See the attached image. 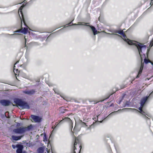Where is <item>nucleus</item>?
I'll list each match as a JSON object with an SVG mask.
<instances>
[{"label":"nucleus","instance_id":"nucleus-21","mask_svg":"<svg viewBox=\"0 0 153 153\" xmlns=\"http://www.w3.org/2000/svg\"><path fill=\"white\" fill-rule=\"evenodd\" d=\"M12 147H13V149H15L16 148H17V145H12Z\"/></svg>","mask_w":153,"mask_h":153},{"label":"nucleus","instance_id":"nucleus-23","mask_svg":"<svg viewBox=\"0 0 153 153\" xmlns=\"http://www.w3.org/2000/svg\"><path fill=\"white\" fill-rule=\"evenodd\" d=\"M143 107H142V106H141V105L140 107L138 108L139 110L140 111H141L142 110V109Z\"/></svg>","mask_w":153,"mask_h":153},{"label":"nucleus","instance_id":"nucleus-10","mask_svg":"<svg viewBox=\"0 0 153 153\" xmlns=\"http://www.w3.org/2000/svg\"><path fill=\"white\" fill-rule=\"evenodd\" d=\"M64 121V122H68L70 124H72V121L71 120V119L68 117H67L66 118H65L64 119H63V120H61L58 124H59L60 123Z\"/></svg>","mask_w":153,"mask_h":153},{"label":"nucleus","instance_id":"nucleus-27","mask_svg":"<svg viewBox=\"0 0 153 153\" xmlns=\"http://www.w3.org/2000/svg\"><path fill=\"white\" fill-rule=\"evenodd\" d=\"M74 25H76V24H74Z\"/></svg>","mask_w":153,"mask_h":153},{"label":"nucleus","instance_id":"nucleus-25","mask_svg":"<svg viewBox=\"0 0 153 153\" xmlns=\"http://www.w3.org/2000/svg\"><path fill=\"white\" fill-rule=\"evenodd\" d=\"M25 40H26V39H25ZM26 43V42L25 41V43Z\"/></svg>","mask_w":153,"mask_h":153},{"label":"nucleus","instance_id":"nucleus-7","mask_svg":"<svg viewBox=\"0 0 153 153\" xmlns=\"http://www.w3.org/2000/svg\"><path fill=\"white\" fill-rule=\"evenodd\" d=\"M35 91L33 89L30 90H26L22 91L23 93L26 94L31 95L34 94L35 93Z\"/></svg>","mask_w":153,"mask_h":153},{"label":"nucleus","instance_id":"nucleus-14","mask_svg":"<svg viewBox=\"0 0 153 153\" xmlns=\"http://www.w3.org/2000/svg\"><path fill=\"white\" fill-rule=\"evenodd\" d=\"M22 136H12V139L15 140H20L21 139Z\"/></svg>","mask_w":153,"mask_h":153},{"label":"nucleus","instance_id":"nucleus-6","mask_svg":"<svg viewBox=\"0 0 153 153\" xmlns=\"http://www.w3.org/2000/svg\"><path fill=\"white\" fill-rule=\"evenodd\" d=\"M17 149L16 152L17 153H22V150L24 149V146L21 144H17Z\"/></svg>","mask_w":153,"mask_h":153},{"label":"nucleus","instance_id":"nucleus-17","mask_svg":"<svg viewBox=\"0 0 153 153\" xmlns=\"http://www.w3.org/2000/svg\"><path fill=\"white\" fill-rule=\"evenodd\" d=\"M22 32L24 34H26L27 33L28 29L27 28H24L22 30Z\"/></svg>","mask_w":153,"mask_h":153},{"label":"nucleus","instance_id":"nucleus-4","mask_svg":"<svg viewBox=\"0 0 153 153\" xmlns=\"http://www.w3.org/2000/svg\"><path fill=\"white\" fill-rule=\"evenodd\" d=\"M125 109H126L128 111H130L133 112H135L136 113L139 112L141 114L144 115H145V114H146L148 116L150 117L145 112H144L143 110L141 111H139L138 110L136 109L131 108H125L123 109V110Z\"/></svg>","mask_w":153,"mask_h":153},{"label":"nucleus","instance_id":"nucleus-22","mask_svg":"<svg viewBox=\"0 0 153 153\" xmlns=\"http://www.w3.org/2000/svg\"><path fill=\"white\" fill-rule=\"evenodd\" d=\"M19 61H17L15 64H14V68H13V69H14V70H15V65L17 63H18Z\"/></svg>","mask_w":153,"mask_h":153},{"label":"nucleus","instance_id":"nucleus-19","mask_svg":"<svg viewBox=\"0 0 153 153\" xmlns=\"http://www.w3.org/2000/svg\"><path fill=\"white\" fill-rule=\"evenodd\" d=\"M108 34L110 35H116V36H117L121 37V36H120L119 35H118V34H117L109 33H108Z\"/></svg>","mask_w":153,"mask_h":153},{"label":"nucleus","instance_id":"nucleus-2","mask_svg":"<svg viewBox=\"0 0 153 153\" xmlns=\"http://www.w3.org/2000/svg\"><path fill=\"white\" fill-rule=\"evenodd\" d=\"M32 128L33 126L32 125L26 127H22L14 129L13 131L16 133L22 134L27 131L31 129Z\"/></svg>","mask_w":153,"mask_h":153},{"label":"nucleus","instance_id":"nucleus-3","mask_svg":"<svg viewBox=\"0 0 153 153\" xmlns=\"http://www.w3.org/2000/svg\"><path fill=\"white\" fill-rule=\"evenodd\" d=\"M16 104L22 109H29V106L28 104L20 100H17L15 101Z\"/></svg>","mask_w":153,"mask_h":153},{"label":"nucleus","instance_id":"nucleus-15","mask_svg":"<svg viewBox=\"0 0 153 153\" xmlns=\"http://www.w3.org/2000/svg\"><path fill=\"white\" fill-rule=\"evenodd\" d=\"M74 150L76 149L75 146L78 143V140H76V139L75 137L74 138Z\"/></svg>","mask_w":153,"mask_h":153},{"label":"nucleus","instance_id":"nucleus-11","mask_svg":"<svg viewBox=\"0 0 153 153\" xmlns=\"http://www.w3.org/2000/svg\"><path fill=\"white\" fill-rule=\"evenodd\" d=\"M88 26L91 28L92 31H93L94 35H95L97 33V31L94 27L89 25H88Z\"/></svg>","mask_w":153,"mask_h":153},{"label":"nucleus","instance_id":"nucleus-26","mask_svg":"<svg viewBox=\"0 0 153 153\" xmlns=\"http://www.w3.org/2000/svg\"><path fill=\"white\" fill-rule=\"evenodd\" d=\"M74 153H76V152H75L74 151Z\"/></svg>","mask_w":153,"mask_h":153},{"label":"nucleus","instance_id":"nucleus-12","mask_svg":"<svg viewBox=\"0 0 153 153\" xmlns=\"http://www.w3.org/2000/svg\"><path fill=\"white\" fill-rule=\"evenodd\" d=\"M23 6H21L20 7V8H19V13L20 12L22 16V18H23V22H24V23L25 24V25L27 27H28V26H27V25H26V24H25V21H24V18H23V14H22V8H23Z\"/></svg>","mask_w":153,"mask_h":153},{"label":"nucleus","instance_id":"nucleus-16","mask_svg":"<svg viewBox=\"0 0 153 153\" xmlns=\"http://www.w3.org/2000/svg\"><path fill=\"white\" fill-rule=\"evenodd\" d=\"M44 149L42 147H40L37 149V152L39 153H43Z\"/></svg>","mask_w":153,"mask_h":153},{"label":"nucleus","instance_id":"nucleus-5","mask_svg":"<svg viewBox=\"0 0 153 153\" xmlns=\"http://www.w3.org/2000/svg\"><path fill=\"white\" fill-rule=\"evenodd\" d=\"M0 103L3 106H7L10 105L11 102L8 100H0Z\"/></svg>","mask_w":153,"mask_h":153},{"label":"nucleus","instance_id":"nucleus-18","mask_svg":"<svg viewBox=\"0 0 153 153\" xmlns=\"http://www.w3.org/2000/svg\"><path fill=\"white\" fill-rule=\"evenodd\" d=\"M144 62L146 64H147L149 62H151L149 59H147L146 58L144 59Z\"/></svg>","mask_w":153,"mask_h":153},{"label":"nucleus","instance_id":"nucleus-1","mask_svg":"<svg viewBox=\"0 0 153 153\" xmlns=\"http://www.w3.org/2000/svg\"><path fill=\"white\" fill-rule=\"evenodd\" d=\"M116 32L122 35L123 37V39L129 45H135L138 49L139 54L140 56V53L142 52V50L146 49V46L144 45L143 44L140 43L135 41L130 40L127 39L125 35L123 33V30L118 31Z\"/></svg>","mask_w":153,"mask_h":153},{"label":"nucleus","instance_id":"nucleus-24","mask_svg":"<svg viewBox=\"0 0 153 153\" xmlns=\"http://www.w3.org/2000/svg\"><path fill=\"white\" fill-rule=\"evenodd\" d=\"M144 118L145 119H146V120H147V119H149V118L148 117H147L146 116H145V117H144Z\"/></svg>","mask_w":153,"mask_h":153},{"label":"nucleus","instance_id":"nucleus-8","mask_svg":"<svg viewBox=\"0 0 153 153\" xmlns=\"http://www.w3.org/2000/svg\"><path fill=\"white\" fill-rule=\"evenodd\" d=\"M152 94V93H151L150 94V95H149V96H148V97L147 96V97H144L143 98L141 99V102H140V105L141 106H142V107H143V106L144 104H145L146 101L147 100V99H148V98H149V96H150V95H151V94Z\"/></svg>","mask_w":153,"mask_h":153},{"label":"nucleus","instance_id":"nucleus-9","mask_svg":"<svg viewBox=\"0 0 153 153\" xmlns=\"http://www.w3.org/2000/svg\"><path fill=\"white\" fill-rule=\"evenodd\" d=\"M31 117L32 119L33 120V121L35 122H39L41 120L40 118L37 116L31 115Z\"/></svg>","mask_w":153,"mask_h":153},{"label":"nucleus","instance_id":"nucleus-20","mask_svg":"<svg viewBox=\"0 0 153 153\" xmlns=\"http://www.w3.org/2000/svg\"><path fill=\"white\" fill-rule=\"evenodd\" d=\"M117 112V111H114V112H113L109 114V115L107 117H109L112 114H114V113H116Z\"/></svg>","mask_w":153,"mask_h":153},{"label":"nucleus","instance_id":"nucleus-13","mask_svg":"<svg viewBox=\"0 0 153 153\" xmlns=\"http://www.w3.org/2000/svg\"><path fill=\"white\" fill-rule=\"evenodd\" d=\"M143 65L142 64V65L140 66V70L139 71V72H138V75H137V77H136L137 78H138V77H139L140 76V74L142 73V70L143 69Z\"/></svg>","mask_w":153,"mask_h":153}]
</instances>
